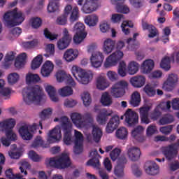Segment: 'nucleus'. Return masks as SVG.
Here are the masks:
<instances>
[{
  "instance_id": "1",
  "label": "nucleus",
  "mask_w": 179,
  "mask_h": 179,
  "mask_svg": "<svg viewBox=\"0 0 179 179\" xmlns=\"http://www.w3.org/2000/svg\"><path fill=\"white\" fill-rule=\"evenodd\" d=\"M16 125L15 119H7L0 122V131L6 133V137H1V142L3 146H10V141H16L17 136L13 132Z\"/></svg>"
},
{
  "instance_id": "2",
  "label": "nucleus",
  "mask_w": 179,
  "mask_h": 179,
  "mask_svg": "<svg viewBox=\"0 0 179 179\" xmlns=\"http://www.w3.org/2000/svg\"><path fill=\"white\" fill-rule=\"evenodd\" d=\"M22 97L24 103L30 106L33 101L40 103L43 99V90L38 85L26 87L22 90Z\"/></svg>"
},
{
  "instance_id": "3",
  "label": "nucleus",
  "mask_w": 179,
  "mask_h": 179,
  "mask_svg": "<svg viewBox=\"0 0 179 179\" xmlns=\"http://www.w3.org/2000/svg\"><path fill=\"white\" fill-rule=\"evenodd\" d=\"M4 24L9 29L19 26L24 22V15L22 11L17 10V8L7 11L3 15Z\"/></svg>"
},
{
  "instance_id": "4",
  "label": "nucleus",
  "mask_w": 179,
  "mask_h": 179,
  "mask_svg": "<svg viewBox=\"0 0 179 179\" xmlns=\"http://www.w3.org/2000/svg\"><path fill=\"white\" fill-rule=\"evenodd\" d=\"M70 15V22L73 23L79 20V8L78 6L72 8V6L67 5L64 8V13L62 15L57 17V23L60 26H65L68 22V16Z\"/></svg>"
},
{
  "instance_id": "5",
  "label": "nucleus",
  "mask_w": 179,
  "mask_h": 179,
  "mask_svg": "<svg viewBox=\"0 0 179 179\" xmlns=\"http://www.w3.org/2000/svg\"><path fill=\"white\" fill-rule=\"evenodd\" d=\"M45 164L47 166H50V167H55L56 169H67L71 166V159H69V155L66 153H62L60 157L57 158L55 157L46 159Z\"/></svg>"
},
{
  "instance_id": "6",
  "label": "nucleus",
  "mask_w": 179,
  "mask_h": 179,
  "mask_svg": "<svg viewBox=\"0 0 179 179\" xmlns=\"http://www.w3.org/2000/svg\"><path fill=\"white\" fill-rule=\"evenodd\" d=\"M71 72L74 78L82 85H89L90 80L93 79V73L86 71L77 66H73Z\"/></svg>"
},
{
  "instance_id": "7",
  "label": "nucleus",
  "mask_w": 179,
  "mask_h": 179,
  "mask_svg": "<svg viewBox=\"0 0 179 179\" xmlns=\"http://www.w3.org/2000/svg\"><path fill=\"white\" fill-rule=\"evenodd\" d=\"M60 124L64 132V143L65 145H71L72 143V122L69 121V118L63 116L60 118Z\"/></svg>"
},
{
  "instance_id": "8",
  "label": "nucleus",
  "mask_w": 179,
  "mask_h": 179,
  "mask_svg": "<svg viewBox=\"0 0 179 179\" xmlns=\"http://www.w3.org/2000/svg\"><path fill=\"white\" fill-rule=\"evenodd\" d=\"M128 88V82L125 80L118 81L111 88V94L113 97L118 99L125 94V89Z\"/></svg>"
},
{
  "instance_id": "9",
  "label": "nucleus",
  "mask_w": 179,
  "mask_h": 179,
  "mask_svg": "<svg viewBox=\"0 0 179 179\" xmlns=\"http://www.w3.org/2000/svg\"><path fill=\"white\" fill-rule=\"evenodd\" d=\"M124 57V52L120 50H117L107 57L104 63L105 68H110V66H115L119 61H121Z\"/></svg>"
},
{
  "instance_id": "10",
  "label": "nucleus",
  "mask_w": 179,
  "mask_h": 179,
  "mask_svg": "<svg viewBox=\"0 0 179 179\" xmlns=\"http://www.w3.org/2000/svg\"><path fill=\"white\" fill-rule=\"evenodd\" d=\"M124 117L127 127H135V125H137L139 122V115L131 108L126 110Z\"/></svg>"
},
{
  "instance_id": "11",
  "label": "nucleus",
  "mask_w": 179,
  "mask_h": 179,
  "mask_svg": "<svg viewBox=\"0 0 179 179\" xmlns=\"http://www.w3.org/2000/svg\"><path fill=\"white\" fill-rule=\"evenodd\" d=\"M71 41H72V36L69 35V31L65 28L63 30V37L57 41V48L60 50L68 48Z\"/></svg>"
},
{
  "instance_id": "12",
  "label": "nucleus",
  "mask_w": 179,
  "mask_h": 179,
  "mask_svg": "<svg viewBox=\"0 0 179 179\" xmlns=\"http://www.w3.org/2000/svg\"><path fill=\"white\" fill-rule=\"evenodd\" d=\"M56 79L57 82L59 83L65 81L67 85H69V86H72L73 87L76 86V83L72 76H71V74H66L64 71L61 70L57 71L56 73Z\"/></svg>"
},
{
  "instance_id": "13",
  "label": "nucleus",
  "mask_w": 179,
  "mask_h": 179,
  "mask_svg": "<svg viewBox=\"0 0 179 179\" xmlns=\"http://www.w3.org/2000/svg\"><path fill=\"white\" fill-rule=\"evenodd\" d=\"M127 158L125 156H121L117 159V164L115 167L114 174L118 178L124 176V169L125 168V164H127Z\"/></svg>"
},
{
  "instance_id": "14",
  "label": "nucleus",
  "mask_w": 179,
  "mask_h": 179,
  "mask_svg": "<svg viewBox=\"0 0 179 179\" xmlns=\"http://www.w3.org/2000/svg\"><path fill=\"white\" fill-rule=\"evenodd\" d=\"M61 138H62L61 127L56 126L53 129L49 131L48 142L50 143H55V142H59Z\"/></svg>"
},
{
  "instance_id": "15",
  "label": "nucleus",
  "mask_w": 179,
  "mask_h": 179,
  "mask_svg": "<svg viewBox=\"0 0 179 179\" xmlns=\"http://www.w3.org/2000/svg\"><path fill=\"white\" fill-rule=\"evenodd\" d=\"M162 153L164 155L167 160H172L174 159L176 155H177V148H176V144H171L168 146L162 148Z\"/></svg>"
},
{
  "instance_id": "16",
  "label": "nucleus",
  "mask_w": 179,
  "mask_h": 179,
  "mask_svg": "<svg viewBox=\"0 0 179 179\" xmlns=\"http://www.w3.org/2000/svg\"><path fill=\"white\" fill-rule=\"evenodd\" d=\"M90 156L92 157V159L88 160L86 163V166H91L94 167V169H99L100 168V155H99V152L97 150H94V151L90 153Z\"/></svg>"
},
{
  "instance_id": "17",
  "label": "nucleus",
  "mask_w": 179,
  "mask_h": 179,
  "mask_svg": "<svg viewBox=\"0 0 179 179\" xmlns=\"http://www.w3.org/2000/svg\"><path fill=\"white\" fill-rule=\"evenodd\" d=\"M149 111H150V106H143L139 108L141 124L148 125L152 122V119L149 118Z\"/></svg>"
},
{
  "instance_id": "18",
  "label": "nucleus",
  "mask_w": 179,
  "mask_h": 179,
  "mask_svg": "<svg viewBox=\"0 0 179 179\" xmlns=\"http://www.w3.org/2000/svg\"><path fill=\"white\" fill-rule=\"evenodd\" d=\"M131 136L135 139L137 142L142 143L145 142L146 138L143 135V127L137 126L131 131Z\"/></svg>"
},
{
  "instance_id": "19",
  "label": "nucleus",
  "mask_w": 179,
  "mask_h": 179,
  "mask_svg": "<svg viewBox=\"0 0 179 179\" xmlns=\"http://www.w3.org/2000/svg\"><path fill=\"white\" fill-rule=\"evenodd\" d=\"M120 125V117L118 115H114L109 120L106 125V134H113V131H115Z\"/></svg>"
},
{
  "instance_id": "20",
  "label": "nucleus",
  "mask_w": 179,
  "mask_h": 179,
  "mask_svg": "<svg viewBox=\"0 0 179 179\" xmlns=\"http://www.w3.org/2000/svg\"><path fill=\"white\" fill-rule=\"evenodd\" d=\"M97 0H86L84 3L82 10L84 13H92L97 9Z\"/></svg>"
},
{
  "instance_id": "21",
  "label": "nucleus",
  "mask_w": 179,
  "mask_h": 179,
  "mask_svg": "<svg viewBox=\"0 0 179 179\" xmlns=\"http://www.w3.org/2000/svg\"><path fill=\"white\" fill-rule=\"evenodd\" d=\"M103 61H104V55L101 52L93 53L90 57V62L93 68H100Z\"/></svg>"
},
{
  "instance_id": "22",
  "label": "nucleus",
  "mask_w": 179,
  "mask_h": 179,
  "mask_svg": "<svg viewBox=\"0 0 179 179\" xmlns=\"http://www.w3.org/2000/svg\"><path fill=\"white\" fill-rule=\"evenodd\" d=\"M112 114L113 112H108L106 108L101 109L96 117L97 122L101 125H105L108 120V117H111Z\"/></svg>"
},
{
  "instance_id": "23",
  "label": "nucleus",
  "mask_w": 179,
  "mask_h": 179,
  "mask_svg": "<svg viewBox=\"0 0 179 179\" xmlns=\"http://www.w3.org/2000/svg\"><path fill=\"white\" fill-rule=\"evenodd\" d=\"M130 83L133 87L139 89L143 87V86H145V83H146V78L143 76H136L130 78Z\"/></svg>"
},
{
  "instance_id": "24",
  "label": "nucleus",
  "mask_w": 179,
  "mask_h": 179,
  "mask_svg": "<svg viewBox=\"0 0 179 179\" xmlns=\"http://www.w3.org/2000/svg\"><path fill=\"white\" fill-rule=\"evenodd\" d=\"M52 71H54V64L51 61H46L41 68V73L43 78H48Z\"/></svg>"
},
{
  "instance_id": "25",
  "label": "nucleus",
  "mask_w": 179,
  "mask_h": 179,
  "mask_svg": "<svg viewBox=\"0 0 179 179\" xmlns=\"http://www.w3.org/2000/svg\"><path fill=\"white\" fill-rule=\"evenodd\" d=\"M127 155L131 162H136L141 157V150L138 147H131L129 148Z\"/></svg>"
},
{
  "instance_id": "26",
  "label": "nucleus",
  "mask_w": 179,
  "mask_h": 179,
  "mask_svg": "<svg viewBox=\"0 0 179 179\" xmlns=\"http://www.w3.org/2000/svg\"><path fill=\"white\" fill-rule=\"evenodd\" d=\"M71 118L73 124H74L77 128H83V127H85V122H83V119L80 113H73L71 115Z\"/></svg>"
},
{
  "instance_id": "27",
  "label": "nucleus",
  "mask_w": 179,
  "mask_h": 179,
  "mask_svg": "<svg viewBox=\"0 0 179 179\" xmlns=\"http://www.w3.org/2000/svg\"><path fill=\"white\" fill-rule=\"evenodd\" d=\"M18 132L24 141H30L31 139H33V134L29 131L27 124L22 126L19 129Z\"/></svg>"
},
{
  "instance_id": "28",
  "label": "nucleus",
  "mask_w": 179,
  "mask_h": 179,
  "mask_svg": "<svg viewBox=\"0 0 179 179\" xmlns=\"http://www.w3.org/2000/svg\"><path fill=\"white\" fill-rule=\"evenodd\" d=\"M145 170L148 176H157L160 171L159 165L153 161L150 162V165Z\"/></svg>"
},
{
  "instance_id": "29",
  "label": "nucleus",
  "mask_w": 179,
  "mask_h": 179,
  "mask_svg": "<svg viewBox=\"0 0 179 179\" xmlns=\"http://www.w3.org/2000/svg\"><path fill=\"white\" fill-rule=\"evenodd\" d=\"M143 30H148L149 34L148 37L150 38H153L157 36V29L155 26L152 24H148V22H142Z\"/></svg>"
},
{
  "instance_id": "30",
  "label": "nucleus",
  "mask_w": 179,
  "mask_h": 179,
  "mask_svg": "<svg viewBox=\"0 0 179 179\" xmlns=\"http://www.w3.org/2000/svg\"><path fill=\"white\" fill-rule=\"evenodd\" d=\"M155 68V62L152 59H147L143 62L141 66V71L143 73H150Z\"/></svg>"
},
{
  "instance_id": "31",
  "label": "nucleus",
  "mask_w": 179,
  "mask_h": 179,
  "mask_svg": "<svg viewBox=\"0 0 179 179\" xmlns=\"http://www.w3.org/2000/svg\"><path fill=\"white\" fill-rule=\"evenodd\" d=\"M5 81L2 79L0 80V94L5 97V100L10 99V94L12 93V90L9 87H4Z\"/></svg>"
},
{
  "instance_id": "32",
  "label": "nucleus",
  "mask_w": 179,
  "mask_h": 179,
  "mask_svg": "<svg viewBox=\"0 0 179 179\" xmlns=\"http://www.w3.org/2000/svg\"><path fill=\"white\" fill-rule=\"evenodd\" d=\"M115 48V42L110 38H107L103 42V52L105 54H110Z\"/></svg>"
},
{
  "instance_id": "33",
  "label": "nucleus",
  "mask_w": 179,
  "mask_h": 179,
  "mask_svg": "<svg viewBox=\"0 0 179 179\" xmlns=\"http://www.w3.org/2000/svg\"><path fill=\"white\" fill-rule=\"evenodd\" d=\"M45 91L47 92L50 100L54 103H58L59 99L57 95V90L52 85H48L45 87Z\"/></svg>"
},
{
  "instance_id": "34",
  "label": "nucleus",
  "mask_w": 179,
  "mask_h": 179,
  "mask_svg": "<svg viewBox=\"0 0 179 179\" xmlns=\"http://www.w3.org/2000/svg\"><path fill=\"white\" fill-rule=\"evenodd\" d=\"M110 86V84H108V82H107V79H106V77L101 76L97 78L96 79V87L99 90H106L107 87Z\"/></svg>"
},
{
  "instance_id": "35",
  "label": "nucleus",
  "mask_w": 179,
  "mask_h": 179,
  "mask_svg": "<svg viewBox=\"0 0 179 179\" xmlns=\"http://www.w3.org/2000/svg\"><path fill=\"white\" fill-rule=\"evenodd\" d=\"M139 36L138 33H134L133 35V38H129L127 40V44H128V48L131 51H134V50H136V47L139 45V43L136 41V37Z\"/></svg>"
},
{
  "instance_id": "36",
  "label": "nucleus",
  "mask_w": 179,
  "mask_h": 179,
  "mask_svg": "<svg viewBox=\"0 0 179 179\" xmlns=\"http://www.w3.org/2000/svg\"><path fill=\"white\" fill-rule=\"evenodd\" d=\"M27 58V55L26 53H22L20 55L15 59V66L17 69H20L24 66L26 62V59Z\"/></svg>"
},
{
  "instance_id": "37",
  "label": "nucleus",
  "mask_w": 179,
  "mask_h": 179,
  "mask_svg": "<svg viewBox=\"0 0 179 179\" xmlns=\"http://www.w3.org/2000/svg\"><path fill=\"white\" fill-rule=\"evenodd\" d=\"M121 1L124 0H111V3L113 5H116L117 11L119 13H129V8H128V6L117 3V2H120Z\"/></svg>"
},
{
  "instance_id": "38",
  "label": "nucleus",
  "mask_w": 179,
  "mask_h": 179,
  "mask_svg": "<svg viewBox=\"0 0 179 179\" xmlns=\"http://www.w3.org/2000/svg\"><path fill=\"white\" fill-rule=\"evenodd\" d=\"M101 103L104 107H110L113 104V99L108 92H106L101 96Z\"/></svg>"
},
{
  "instance_id": "39",
  "label": "nucleus",
  "mask_w": 179,
  "mask_h": 179,
  "mask_svg": "<svg viewBox=\"0 0 179 179\" xmlns=\"http://www.w3.org/2000/svg\"><path fill=\"white\" fill-rule=\"evenodd\" d=\"M92 136L94 142L99 143L101 141V136H103V131L98 127L93 126Z\"/></svg>"
},
{
  "instance_id": "40",
  "label": "nucleus",
  "mask_w": 179,
  "mask_h": 179,
  "mask_svg": "<svg viewBox=\"0 0 179 179\" xmlns=\"http://www.w3.org/2000/svg\"><path fill=\"white\" fill-rule=\"evenodd\" d=\"M162 117V108L158 105L156 108H154L152 111L150 113V118L152 121H157L159 118Z\"/></svg>"
},
{
  "instance_id": "41",
  "label": "nucleus",
  "mask_w": 179,
  "mask_h": 179,
  "mask_svg": "<svg viewBox=\"0 0 179 179\" xmlns=\"http://www.w3.org/2000/svg\"><path fill=\"white\" fill-rule=\"evenodd\" d=\"M78 57L73 49L67 50L64 54V58L67 62H72Z\"/></svg>"
},
{
  "instance_id": "42",
  "label": "nucleus",
  "mask_w": 179,
  "mask_h": 179,
  "mask_svg": "<svg viewBox=\"0 0 179 179\" xmlns=\"http://www.w3.org/2000/svg\"><path fill=\"white\" fill-rule=\"evenodd\" d=\"M141 103V94L138 92H134L131 94L130 104L132 107H138Z\"/></svg>"
},
{
  "instance_id": "43",
  "label": "nucleus",
  "mask_w": 179,
  "mask_h": 179,
  "mask_svg": "<svg viewBox=\"0 0 179 179\" xmlns=\"http://www.w3.org/2000/svg\"><path fill=\"white\" fill-rule=\"evenodd\" d=\"M58 0H52L48 6V12L49 13H55V12H58L59 10V2Z\"/></svg>"
},
{
  "instance_id": "44",
  "label": "nucleus",
  "mask_w": 179,
  "mask_h": 179,
  "mask_svg": "<svg viewBox=\"0 0 179 179\" xmlns=\"http://www.w3.org/2000/svg\"><path fill=\"white\" fill-rule=\"evenodd\" d=\"M26 82L28 85H30V83H38L40 82V76L38 74L29 73L26 76Z\"/></svg>"
},
{
  "instance_id": "45",
  "label": "nucleus",
  "mask_w": 179,
  "mask_h": 179,
  "mask_svg": "<svg viewBox=\"0 0 179 179\" xmlns=\"http://www.w3.org/2000/svg\"><path fill=\"white\" fill-rule=\"evenodd\" d=\"M59 94L62 97H68V96H72L73 94V90L69 86H66L58 90Z\"/></svg>"
},
{
  "instance_id": "46",
  "label": "nucleus",
  "mask_w": 179,
  "mask_h": 179,
  "mask_svg": "<svg viewBox=\"0 0 179 179\" xmlns=\"http://www.w3.org/2000/svg\"><path fill=\"white\" fill-rule=\"evenodd\" d=\"M97 22H99V17L95 15H88L85 19V22L90 27L96 26V24H97Z\"/></svg>"
},
{
  "instance_id": "47",
  "label": "nucleus",
  "mask_w": 179,
  "mask_h": 179,
  "mask_svg": "<svg viewBox=\"0 0 179 179\" xmlns=\"http://www.w3.org/2000/svg\"><path fill=\"white\" fill-rule=\"evenodd\" d=\"M174 122V116L171 114L164 115L159 121L160 125H166V124H171Z\"/></svg>"
},
{
  "instance_id": "48",
  "label": "nucleus",
  "mask_w": 179,
  "mask_h": 179,
  "mask_svg": "<svg viewBox=\"0 0 179 179\" xmlns=\"http://www.w3.org/2000/svg\"><path fill=\"white\" fill-rule=\"evenodd\" d=\"M128 136V129L125 127H120L116 131V137L117 139H127Z\"/></svg>"
},
{
  "instance_id": "49",
  "label": "nucleus",
  "mask_w": 179,
  "mask_h": 179,
  "mask_svg": "<svg viewBox=\"0 0 179 179\" xmlns=\"http://www.w3.org/2000/svg\"><path fill=\"white\" fill-rule=\"evenodd\" d=\"M139 71V64L136 62H131L128 65V73L135 75Z\"/></svg>"
},
{
  "instance_id": "50",
  "label": "nucleus",
  "mask_w": 179,
  "mask_h": 179,
  "mask_svg": "<svg viewBox=\"0 0 179 179\" xmlns=\"http://www.w3.org/2000/svg\"><path fill=\"white\" fill-rule=\"evenodd\" d=\"M41 64H43V55H38L32 60L31 68L34 70L40 68Z\"/></svg>"
},
{
  "instance_id": "51",
  "label": "nucleus",
  "mask_w": 179,
  "mask_h": 179,
  "mask_svg": "<svg viewBox=\"0 0 179 179\" xmlns=\"http://www.w3.org/2000/svg\"><path fill=\"white\" fill-rule=\"evenodd\" d=\"M143 90L149 97H153L156 95V88H155L152 85L147 84L144 87Z\"/></svg>"
},
{
  "instance_id": "52",
  "label": "nucleus",
  "mask_w": 179,
  "mask_h": 179,
  "mask_svg": "<svg viewBox=\"0 0 179 179\" xmlns=\"http://www.w3.org/2000/svg\"><path fill=\"white\" fill-rule=\"evenodd\" d=\"M117 73L122 78H125V76H127V64H125V62L122 61L119 63Z\"/></svg>"
},
{
  "instance_id": "53",
  "label": "nucleus",
  "mask_w": 179,
  "mask_h": 179,
  "mask_svg": "<svg viewBox=\"0 0 179 179\" xmlns=\"http://www.w3.org/2000/svg\"><path fill=\"white\" fill-rule=\"evenodd\" d=\"M46 54L44 55V57L48 58L49 57H54L55 54V45L50 43L46 46Z\"/></svg>"
},
{
  "instance_id": "54",
  "label": "nucleus",
  "mask_w": 179,
  "mask_h": 179,
  "mask_svg": "<svg viewBox=\"0 0 179 179\" xmlns=\"http://www.w3.org/2000/svg\"><path fill=\"white\" fill-rule=\"evenodd\" d=\"M171 64L170 57H164L160 63V66L162 69H164V71H170L171 68Z\"/></svg>"
},
{
  "instance_id": "55",
  "label": "nucleus",
  "mask_w": 179,
  "mask_h": 179,
  "mask_svg": "<svg viewBox=\"0 0 179 179\" xmlns=\"http://www.w3.org/2000/svg\"><path fill=\"white\" fill-rule=\"evenodd\" d=\"M17 146L16 144H13L11 145V150L8 152V155L11 159H19L20 157V152L19 151H16Z\"/></svg>"
},
{
  "instance_id": "56",
  "label": "nucleus",
  "mask_w": 179,
  "mask_h": 179,
  "mask_svg": "<svg viewBox=\"0 0 179 179\" xmlns=\"http://www.w3.org/2000/svg\"><path fill=\"white\" fill-rule=\"evenodd\" d=\"M20 164L21 166H20V172L23 174H24V176H27V169H30V168L31 167L30 166V164H29V162H27V161L26 160H22L20 162Z\"/></svg>"
},
{
  "instance_id": "57",
  "label": "nucleus",
  "mask_w": 179,
  "mask_h": 179,
  "mask_svg": "<svg viewBox=\"0 0 179 179\" xmlns=\"http://www.w3.org/2000/svg\"><path fill=\"white\" fill-rule=\"evenodd\" d=\"M81 99L85 107H89V106H90V103H92V98L90 97V94H89V92H84L82 94Z\"/></svg>"
},
{
  "instance_id": "58",
  "label": "nucleus",
  "mask_w": 179,
  "mask_h": 179,
  "mask_svg": "<svg viewBox=\"0 0 179 179\" xmlns=\"http://www.w3.org/2000/svg\"><path fill=\"white\" fill-rule=\"evenodd\" d=\"M83 121L84 122V127L86 124H93L94 119L93 115L90 113H86L83 115Z\"/></svg>"
},
{
  "instance_id": "59",
  "label": "nucleus",
  "mask_w": 179,
  "mask_h": 179,
  "mask_svg": "<svg viewBox=\"0 0 179 179\" xmlns=\"http://www.w3.org/2000/svg\"><path fill=\"white\" fill-rule=\"evenodd\" d=\"M30 22L33 29H38V27H40L43 24V20H41V18L38 17L31 18Z\"/></svg>"
},
{
  "instance_id": "60",
  "label": "nucleus",
  "mask_w": 179,
  "mask_h": 179,
  "mask_svg": "<svg viewBox=\"0 0 179 179\" xmlns=\"http://www.w3.org/2000/svg\"><path fill=\"white\" fill-rule=\"evenodd\" d=\"M43 34L46 38L52 41V40H57L58 38V34L51 33L48 28L44 29Z\"/></svg>"
},
{
  "instance_id": "61",
  "label": "nucleus",
  "mask_w": 179,
  "mask_h": 179,
  "mask_svg": "<svg viewBox=\"0 0 179 179\" xmlns=\"http://www.w3.org/2000/svg\"><path fill=\"white\" fill-rule=\"evenodd\" d=\"M87 34H78L76 33V35L73 37V41L75 44H80L86 38Z\"/></svg>"
},
{
  "instance_id": "62",
  "label": "nucleus",
  "mask_w": 179,
  "mask_h": 179,
  "mask_svg": "<svg viewBox=\"0 0 179 179\" xmlns=\"http://www.w3.org/2000/svg\"><path fill=\"white\" fill-rule=\"evenodd\" d=\"M85 24H83V23L81 22H78L74 26V30L76 33H77L78 34H86V33H85Z\"/></svg>"
},
{
  "instance_id": "63",
  "label": "nucleus",
  "mask_w": 179,
  "mask_h": 179,
  "mask_svg": "<svg viewBox=\"0 0 179 179\" xmlns=\"http://www.w3.org/2000/svg\"><path fill=\"white\" fill-rule=\"evenodd\" d=\"M164 36H162V41L164 44L169 41V36L171 34V29L166 27L163 29Z\"/></svg>"
},
{
  "instance_id": "64",
  "label": "nucleus",
  "mask_w": 179,
  "mask_h": 179,
  "mask_svg": "<svg viewBox=\"0 0 179 179\" xmlns=\"http://www.w3.org/2000/svg\"><path fill=\"white\" fill-rule=\"evenodd\" d=\"M17 80H19V74L17 73H12L8 77V83H10L11 85H14Z\"/></svg>"
}]
</instances>
